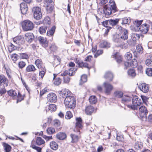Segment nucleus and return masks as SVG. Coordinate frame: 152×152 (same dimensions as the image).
Instances as JSON below:
<instances>
[{"instance_id":"f257e3e1","label":"nucleus","mask_w":152,"mask_h":152,"mask_svg":"<svg viewBox=\"0 0 152 152\" xmlns=\"http://www.w3.org/2000/svg\"><path fill=\"white\" fill-rule=\"evenodd\" d=\"M60 94L64 98V104L66 107L73 109L76 105L75 99L74 96H70V92L67 89L62 90Z\"/></svg>"},{"instance_id":"f03ea898","label":"nucleus","mask_w":152,"mask_h":152,"mask_svg":"<svg viewBox=\"0 0 152 152\" xmlns=\"http://www.w3.org/2000/svg\"><path fill=\"white\" fill-rule=\"evenodd\" d=\"M109 3L110 4H107L104 7V12L107 15H110L112 12L115 13L118 11L115 3L113 0H110Z\"/></svg>"},{"instance_id":"7ed1b4c3","label":"nucleus","mask_w":152,"mask_h":152,"mask_svg":"<svg viewBox=\"0 0 152 152\" xmlns=\"http://www.w3.org/2000/svg\"><path fill=\"white\" fill-rule=\"evenodd\" d=\"M142 103V101L137 96L133 97L132 99V104L128 105V107L133 110H137L138 108Z\"/></svg>"},{"instance_id":"20e7f679","label":"nucleus","mask_w":152,"mask_h":152,"mask_svg":"<svg viewBox=\"0 0 152 152\" xmlns=\"http://www.w3.org/2000/svg\"><path fill=\"white\" fill-rule=\"evenodd\" d=\"M119 35L122 39L126 40L128 37V30L121 26H118L117 29Z\"/></svg>"},{"instance_id":"39448f33","label":"nucleus","mask_w":152,"mask_h":152,"mask_svg":"<svg viewBox=\"0 0 152 152\" xmlns=\"http://www.w3.org/2000/svg\"><path fill=\"white\" fill-rule=\"evenodd\" d=\"M22 26L23 30L27 31L32 30L34 28V25L31 21L26 20L22 22Z\"/></svg>"},{"instance_id":"423d86ee","label":"nucleus","mask_w":152,"mask_h":152,"mask_svg":"<svg viewBox=\"0 0 152 152\" xmlns=\"http://www.w3.org/2000/svg\"><path fill=\"white\" fill-rule=\"evenodd\" d=\"M139 115L141 119L143 121H147L146 115L148 113V110L145 106H141L139 107Z\"/></svg>"},{"instance_id":"0eeeda50","label":"nucleus","mask_w":152,"mask_h":152,"mask_svg":"<svg viewBox=\"0 0 152 152\" xmlns=\"http://www.w3.org/2000/svg\"><path fill=\"white\" fill-rule=\"evenodd\" d=\"M41 10V9L38 7H34L33 8L32 12L34 13V18L37 20L41 19L42 17V14Z\"/></svg>"},{"instance_id":"6e6552de","label":"nucleus","mask_w":152,"mask_h":152,"mask_svg":"<svg viewBox=\"0 0 152 152\" xmlns=\"http://www.w3.org/2000/svg\"><path fill=\"white\" fill-rule=\"evenodd\" d=\"M131 38L132 40H130V42L128 43L131 45L134 46L136 44V40L140 38V36L138 34L133 33L132 34Z\"/></svg>"},{"instance_id":"1a4fd4ad","label":"nucleus","mask_w":152,"mask_h":152,"mask_svg":"<svg viewBox=\"0 0 152 152\" xmlns=\"http://www.w3.org/2000/svg\"><path fill=\"white\" fill-rule=\"evenodd\" d=\"M48 99L49 102L55 103L57 100V97L54 93H50L48 95Z\"/></svg>"},{"instance_id":"9d476101","label":"nucleus","mask_w":152,"mask_h":152,"mask_svg":"<svg viewBox=\"0 0 152 152\" xmlns=\"http://www.w3.org/2000/svg\"><path fill=\"white\" fill-rule=\"evenodd\" d=\"M139 89L144 93L147 92L149 91V87L148 85L145 83L140 84L138 86Z\"/></svg>"},{"instance_id":"9b49d317","label":"nucleus","mask_w":152,"mask_h":152,"mask_svg":"<svg viewBox=\"0 0 152 152\" xmlns=\"http://www.w3.org/2000/svg\"><path fill=\"white\" fill-rule=\"evenodd\" d=\"M23 38L21 36H17L13 39V42L18 45H20L23 43Z\"/></svg>"},{"instance_id":"f8f14e48","label":"nucleus","mask_w":152,"mask_h":152,"mask_svg":"<svg viewBox=\"0 0 152 152\" xmlns=\"http://www.w3.org/2000/svg\"><path fill=\"white\" fill-rule=\"evenodd\" d=\"M104 86L105 88V93L108 94L113 89V86L110 84L106 82L104 83Z\"/></svg>"},{"instance_id":"ddd939ff","label":"nucleus","mask_w":152,"mask_h":152,"mask_svg":"<svg viewBox=\"0 0 152 152\" xmlns=\"http://www.w3.org/2000/svg\"><path fill=\"white\" fill-rule=\"evenodd\" d=\"M20 8L22 14H26L28 10V7L26 4L24 3H21L20 4Z\"/></svg>"},{"instance_id":"4468645a","label":"nucleus","mask_w":152,"mask_h":152,"mask_svg":"<svg viewBox=\"0 0 152 152\" xmlns=\"http://www.w3.org/2000/svg\"><path fill=\"white\" fill-rule=\"evenodd\" d=\"M34 36L31 33H26L25 35V38L26 40L28 42H31L33 40Z\"/></svg>"},{"instance_id":"2eb2a0df","label":"nucleus","mask_w":152,"mask_h":152,"mask_svg":"<svg viewBox=\"0 0 152 152\" xmlns=\"http://www.w3.org/2000/svg\"><path fill=\"white\" fill-rule=\"evenodd\" d=\"M3 83L4 86H7L8 85V81L4 75H0V84Z\"/></svg>"},{"instance_id":"dca6fc26","label":"nucleus","mask_w":152,"mask_h":152,"mask_svg":"<svg viewBox=\"0 0 152 152\" xmlns=\"http://www.w3.org/2000/svg\"><path fill=\"white\" fill-rule=\"evenodd\" d=\"M76 127L82 129L83 127V122L81 118L80 117L76 118Z\"/></svg>"},{"instance_id":"f3484780","label":"nucleus","mask_w":152,"mask_h":152,"mask_svg":"<svg viewBox=\"0 0 152 152\" xmlns=\"http://www.w3.org/2000/svg\"><path fill=\"white\" fill-rule=\"evenodd\" d=\"M56 137L59 140H63L66 137V134L64 132H60L56 134Z\"/></svg>"},{"instance_id":"a211bd4d","label":"nucleus","mask_w":152,"mask_h":152,"mask_svg":"<svg viewBox=\"0 0 152 152\" xmlns=\"http://www.w3.org/2000/svg\"><path fill=\"white\" fill-rule=\"evenodd\" d=\"M38 40L44 47H46L48 46V42L45 38L40 36L38 38Z\"/></svg>"},{"instance_id":"6ab92c4d","label":"nucleus","mask_w":152,"mask_h":152,"mask_svg":"<svg viewBox=\"0 0 152 152\" xmlns=\"http://www.w3.org/2000/svg\"><path fill=\"white\" fill-rule=\"evenodd\" d=\"M140 30L144 33H147L148 31L149 28L148 24H144L139 28Z\"/></svg>"},{"instance_id":"aec40b11","label":"nucleus","mask_w":152,"mask_h":152,"mask_svg":"<svg viewBox=\"0 0 152 152\" xmlns=\"http://www.w3.org/2000/svg\"><path fill=\"white\" fill-rule=\"evenodd\" d=\"M50 3H44V6L45 7L47 12L48 13H50L52 12L53 8V6H52Z\"/></svg>"},{"instance_id":"412c9836","label":"nucleus","mask_w":152,"mask_h":152,"mask_svg":"<svg viewBox=\"0 0 152 152\" xmlns=\"http://www.w3.org/2000/svg\"><path fill=\"white\" fill-rule=\"evenodd\" d=\"M35 63L38 68L40 69L43 68H45L41 60L40 59L37 60L35 62Z\"/></svg>"},{"instance_id":"4be33fe9","label":"nucleus","mask_w":152,"mask_h":152,"mask_svg":"<svg viewBox=\"0 0 152 152\" xmlns=\"http://www.w3.org/2000/svg\"><path fill=\"white\" fill-rule=\"evenodd\" d=\"M104 77L105 79H108L110 81H111L113 79V74L110 72H106L104 75Z\"/></svg>"},{"instance_id":"5701e85b","label":"nucleus","mask_w":152,"mask_h":152,"mask_svg":"<svg viewBox=\"0 0 152 152\" xmlns=\"http://www.w3.org/2000/svg\"><path fill=\"white\" fill-rule=\"evenodd\" d=\"M100 46L102 48H109L110 47V44L106 41L102 40L100 42Z\"/></svg>"},{"instance_id":"b1692460","label":"nucleus","mask_w":152,"mask_h":152,"mask_svg":"<svg viewBox=\"0 0 152 152\" xmlns=\"http://www.w3.org/2000/svg\"><path fill=\"white\" fill-rule=\"evenodd\" d=\"M3 145L5 152H10L11 151L12 148L10 145L5 142L3 143Z\"/></svg>"},{"instance_id":"393cba45","label":"nucleus","mask_w":152,"mask_h":152,"mask_svg":"<svg viewBox=\"0 0 152 152\" xmlns=\"http://www.w3.org/2000/svg\"><path fill=\"white\" fill-rule=\"evenodd\" d=\"M142 144L140 141H136L134 145V148L137 150L141 149L142 147Z\"/></svg>"},{"instance_id":"a878e982","label":"nucleus","mask_w":152,"mask_h":152,"mask_svg":"<svg viewBox=\"0 0 152 152\" xmlns=\"http://www.w3.org/2000/svg\"><path fill=\"white\" fill-rule=\"evenodd\" d=\"M36 144L38 145H40L45 143L44 140L40 137H37L36 140Z\"/></svg>"},{"instance_id":"bb28decb","label":"nucleus","mask_w":152,"mask_h":152,"mask_svg":"<svg viewBox=\"0 0 152 152\" xmlns=\"http://www.w3.org/2000/svg\"><path fill=\"white\" fill-rule=\"evenodd\" d=\"M50 145L51 148L54 150L56 151L57 150L58 148V144L54 141H52L50 142Z\"/></svg>"},{"instance_id":"cd10ccee","label":"nucleus","mask_w":152,"mask_h":152,"mask_svg":"<svg viewBox=\"0 0 152 152\" xmlns=\"http://www.w3.org/2000/svg\"><path fill=\"white\" fill-rule=\"evenodd\" d=\"M89 102L91 104H94L97 102V99L95 96H91L89 98Z\"/></svg>"},{"instance_id":"c85d7f7f","label":"nucleus","mask_w":152,"mask_h":152,"mask_svg":"<svg viewBox=\"0 0 152 152\" xmlns=\"http://www.w3.org/2000/svg\"><path fill=\"white\" fill-rule=\"evenodd\" d=\"M94 110V108L91 106H89L86 107V114L87 115H91Z\"/></svg>"},{"instance_id":"c756f323","label":"nucleus","mask_w":152,"mask_h":152,"mask_svg":"<svg viewBox=\"0 0 152 152\" xmlns=\"http://www.w3.org/2000/svg\"><path fill=\"white\" fill-rule=\"evenodd\" d=\"M115 96L118 98H121L123 95V92L120 91H116L114 93Z\"/></svg>"},{"instance_id":"7c9ffc66","label":"nucleus","mask_w":152,"mask_h":152,"mask_svg":"<svg viewBox=\"0 0 152 152\" xmlns=\"http://www.w3.org/2000/svg\"><path fill=\"white\" fill-rule=\"evenodd\" d=\"M75 62L77 64L81 67H86V64L83 61L79 59L76 58L75 60Z\"/></svg>"},{"instance_id":"2f4dec72","label":"nucleus","mask_w":152,"mask_h":152,"mask_svg":"<svg viewBox=\"0 0 152 152\" xmlns=\"http://www.w3.org/2000/svg\"><path fill=\"white\" fill-rule=\"evenodd\" d=\"M56 29V27L54 26L52 27L51 28L49 31H48L47 34L48 36H52L53 35L55 32Z\"/></svg>"},{"instance_id":"473e14b6","label":"nucleus","mask_w":152,"mask_h":152,"mask_svg":"<svg viewBox=\"0 0 152 152\" xmlns=\"http://www.w3.org/2000/svg\"><path fill=\"white\" fill-rule=\"evenodd\" d=\"M77 70V69L76 68L72 67L70 68L68 71L69 75L70 76L74 75Z\"/></svg>"},{"instance_id":"72a5a7b5","label":"nucleus","mask_w":152,"mask_h":152,"mask_svg":"<svg viewBox=\"0 0 152 152\" xmlns=\"http://www.w3.org/2000/svg\"><path fill=\"white\" fill-rule=\"evenodd\" d=\"M131 19L129 18H124L122 19V22L121 24H129L130 23Z\"/></svg>"},{"instance_id":"f704fd0d","label":"nucleus","mask_w":152,"mask_h":152,"mask_svg":"<svg viewBox=\"0 0 152 152\" xmlns=\"http://www.w3.org/2000/svg\"><path fill=\"white\" fill-rule=\"evenodd\" d=\"M48 27V26H44L40 27L39 29V31L40 33L41 34L45 33Z\"/></svg>"},{"instance_id":"c9c22d12","label":"nucleus","mask_w":152,"mask_h":152,"mask_svg":"<svg viewBox=\"0 0 152 152\" xmlns=\"http://www.w3.org/2000/svg\"><path fill=\"white\" fill-rule=\"evenodd\" d=\"M138 65L137 61V60L134 58L132 61L130 63V65L131 67L133 68H135Z\"/></svg>"},{"instance_id":"e433bc0d","label":"nucleus","mask_w":152,"mask_h":152,"mask_svg":"<svg viewBox=\"0 0 152 152\" xmlns=\"http://www.w3.org/2000/svg\"><path fill=\"white\" fill-rule=\"evenodd\" d=\"M35 70V67L34 66L32 65H28L26 68V70L28 72L34 71Z\"/></svg>"},{"instance_id":"4c0bfd02","label":"nucleus","mask_w":152,"mask_h":152,"mask_svg":"<svg viewBox=\"0 0 152 152\" xmlns=\"http://www.w3.org/2000/svg\"><path fill=\"white\" fill-rule=\"evenodd\" d=\"M127 72L129 76L132 77H134L136 75L135 71L133 69H129Z\"/></svg>"},{"instance_id":"58836bf2","label":"nucleus","mask_w":152,"mask_h":152,"mask_svg":"<svg viewBox=\"0 0 152 152\" xmlns=\"http://www.w3.org/2000/svg\"><path fill=\"white\" fill-rule=\"evenodd\" d=\"M86 82V75L83 74L82 75L80 78L79 85L80 86H82Z\"/></svg>"},{"instance_id":"ea45409f","label":"nucleus","mask_w":152,"mask_h":152,"mask_svg":"<svg viewBox=\"0 0 152 152\" xmlns=\"http://www.w3.org/2000/svg\"><path fill=\"white\" fill-rule=\"evenodd\" d=\"M8 94L10 96L14 97L16 96L17 95V92L15 90H10L8 91Z\"/></svg>"},{"instance_id":"a19ab883","label":"nucleus","mask_w":152,"mask_h":152,"mask_svg":"<svg viewBox=\"0 0 152 152\" xmlns=\"http://www.w3.org/2000/svg\"><path fill=\"white\" fill-rule=\"evenodd\" d=\"M119 19H116L115 20H110L109 25L112 26L116 25L118 22Z\"/></svg>"},{"instance_id":"79ce46f5","label":"nucleus","mask_w":152,"mask_h":152,"mask_svg":"<svg viewBox=\"0 0 152 152\" xmlns=\"http://www.w3.org/2000/svg\"><path fill=\"white\" fill-rule=\"evenodd\" d=\"M48 109L51 111H54L56 110V106L54 104H51L48 106Z\"/></svg>"},{"instance_id":"37998d69","label":"nucleus","mask_w":152,"mask_h":152,"mask_svg":"<svg viewBox=\"0 0 152 152\" xmlns=\"http://www.w3.org/2000/svg\"><path fill=\"white\" fill-rule=\"evenodd\" d=\"M47 132L48 134H52L55 133V130L54 128L49 127L47 129Z\"/></svg>"},{"instance_id":"c03bdc74","label":"nucleus","mask_w":152,"mask_h":152,"mask_svg":"<svg viewBox=\"0 0 152 152\" xmlns=\"http://www.w3.org/2000/svg\"><path fill=\"white\" fill-rule=\"evenodd\" d=\"M122 39L120 37L119 35L114 36L113 38V41L116 43H120Z\"/></svg>"},{"instance_id":"a18cd8bd","label":"nucleus","mask_w":152,"mask_h":152,"mask_svg":"<svg viewBox=\"0 0 152 152\" xmlns=\"http://www.w3.org/2000/svg\"><path fill=\"white\" fill-rule=\"evenodd\" d=\"M136 49L137 52L140 53H142L143 52V49L140 45H138L136 46Z\"/></svg>"},{"instance_id":"49530a36","label":"nucleus","mask_w":152,"mask_h":152,"mask_svg":"<svg viewBox=\"0 0 152 152\" xmlns=\"http://www.w3.org/2000/svg\"><path fill=\"white\" fill-rule=\"evenodd\" d=\"M17 47L14 45L12 43H11L10 45L9 46L8 48V50L10 53L12 52L13 50L16 49Z\"/></svg>"},{"instance_id":"de8ad7c7","label":"nucleus","mask_w":152,"mask_h":152,"mask_svg":"<svg viewBox=\"0 0 152 152\" xmlns=\"http://www.w3.org/2000/svg\"><path fill=\"white\" fill-rule=\"evenodd\" d=\"M71 137L72 138V142H74L77 141L78 139V137L77 135L74 134H71Z\"/></svg>"},{"instance_id":"09e8293b","label":"nucleus","mask_w":152,"mask_h":152,"mask_svg":"<svg viewBox=\"0 0 152 152\" xmlns=\"http://www.w3.org/2000/svg\"><path fill=\"white\" fill-rule=\"evenodd\" d=\"M41 69V70L39 72V76L42 78L45 73L46 69L45 68H42Z\"/></svg>"},{"instance_id":"8fccbe9b","label":"nucleus","mask_w":152,"mask_h":152,"mask_svg":"<svg viewBox=\"0 0 152 152\" xmlns=\"http://www.w3.org/2000/svg\"><path fill=\"white\" fill-rule=\"evenodd\" d=\"M43 22L44 23L47 24L48 25H49L51 23L50 19L48 17H46L44 19Z\"/></svg>"},{"instance_id":"3c124183","label":"nucleus","mask_w":152,"mask_h":152,"mask_svg":"<svg viewBox=\"0 0 152 152\" xmlns=\"http://www.w3.org/2000/svg\"><path fill=\"white\" fill-rule=\"evenodd\" d=\"M122 97V102L123 103H124L125 102H128L131 100L130 98L127 96H123Z\"/></svg>"},{"instance_id":"603ef678","label":"nucleus","mask_w":152,"mask_h":152,"mask_svg":"<svg viewBox=\"0 0 152 152\" xmlns=\"http://www.w3.org/2000/svg\"><path fill=\"white\" fill-rule=\"evenodd\" d=\"M72 117V115L71 112L70 111H67L65 116V118L66 119H69L71 118Z\"/></svg>"},{"instance_id":"864d4df0","label":"nucleus","mask_w":152,"mask_h":152,"mask_svg":"<svg viewBox=\"0 0 152 152\" xmlns=\"http://www.w3.org/2000/svg\"><path fill=\"white\" fill-rule=\"evenodd\" d=\"M18 95L17 96L18 100L17 101V103H18V102H20L23 99L24 97L23 96H22L20 94V92L18 91Z\"/></svg>"},{"instance_id":"5fc2aeb1","label":"nucleus","mask_w":152,"mask_h":152,"mask_svg":"<svg viewBox=\"0 0 152 152\" xmlns=\"http://www.w3.org/2000/svg\"><path fill=\"white\" fill-rule=\"evenodd\" d=\"M115 59L118 63H121L122 61V57L120 56H118V55H115L114 56Z\"/></svg>"},{"instance_id":"6e6d98bb","label":"nucleus","mask_w":152,"mask_h":152,"mask_svg":"<svg viewBox=\"0 0 152 152\" xmlns=\"http://www.w3.org/2000/svg\"><path fill=\"white\" fill-rule=\"evenodd\" d=\"M146 73L149 76H152V68H147L146 70Z\"/></svg>"},{"instance_id":"4d7b16f0","label":"nucleus","mask_w":152,"mask_h":152,"mask_svg":"<svg viewBox=\"0 0 152 152\" xmlns=\"http://www.w3.org/2000/svg\"><path fill=\"white\" fill-rule=\"evenodd\" d=\"M61 80L60 78L58 77L56 78L54 81V83L55 85L58 86L60 85L61 83Z\"/></svg>"},{"instance_id":"13d9d810","label":"nucleus","mask_w":152,"mask_h":152,"mask_svg":"<svg viewBox=\"0 0 152 152\" xmlns=\"http://www.w3.org/2000/svg\"><path fill=\"white\" fill-rule=\"evenodd\" d=\"M18 56L15 53L13 54L11 56L12 60L14 61H16L18 59Z\"/></svg>"},{"instance_id":"bf43d9fd","label":"nucleus","mask_w":152,"mask_h":152,"mask_svg":"<svg viewBox=\"0 0 152 152\" xmlns=\"http://www.w3.org/2000/svg\"><path fill=\"white\" fill-rule=\"evenodd\" d=\"M125 58L128 60H131L132 58V55L131 53L129 52L126 53Z\"/></svg>"},{"instance_id":"052dcab7","label":"nucleus","mask_w":152,"mask_h":152,"mask_svg":"<svg viewBox=\"0 0 152 152\" xmlns=\"http://www.w3.org/2000/svg\"><path fill=\"white\" fill-rule=\"evenodd\" d=\"M31 147L33 149L36 150L38 152H41V148L39 147H37L34 145H32L31 146Z\"/></svg>"},{"instance_id":"680f3d73","label":"nucleus","mask_w":152,"mask_h":152,"mask_svg":"<svg viewBox=\"0 0 152 152\" xmlns=\"http://www.w3.org/2000/svg\"><path fill=\"white\" fill-rule=\"evenodd\" d=\"M18 65L19 68L22 69L25 66L26 64L25 62L23 61H20L18 63Z\"/></svg>"},{"instance_id":"e2e57ef3","label":"nucleus","mask_w":152,"mask_h":152,"mask_svg":"<svg viewBox=\"0 0 152 152\" xmlns=\"http://www.w3.org/2000/svg\"><path fill=\"white\" fill-rule=\"evenodd\" d=\"M20 57L22 59H26L28 58V55L26 53H20Z\"/></svg>"},{"instance_id":"0e129e2a","label":"nucleus","mask_w":152,"mask_h":152,"mask_svg":"<svg viewBox=\"0 0 152 152\" xmlns=\"http://www.w3.org/2000/svg\"><path fill=\"white\" fill-rule=\"evenodd\" d=\"M145 64L148 66H152V61L150 59H147L145 61Z\"/></svg>"},{"instance_id":"69168bd1","label":"nucleus","mask_w":152,"mask_h":152,"mask_svg":"<svg viewBox=\"0 0 152 152\" xmlns=\"http://www.w3.org/2000/svg\"><path fill=\"white\" fill-rule=\"evenodd\" d=\"M54 125L56 127H58L60 125V122L58 120H55L54 121Z\"/></svg>"},{"instance_id":"338daca9","label":"nucleus","mask_w":152,"mask_h":152,"mask_svg":"<svg viewBox=\"0 0 152 152\" xmlns=\"http://www.w3.org/2000/svg\"><path fill=\"white\" fill-rule=\"evenodd\" d=\"M103 53V50H98L96 54L94 55V57L96 58L99 56L100 55Z\"/></svg>"},{"instance_id":"774afa93","label":"nucleus","mask_w":152,"mask_h":152,"mask_svg":"<svg viewBox=\"0 0 152 152\" xmlns=\"http://www.w3.org/2000/svg\"><path fill=\"white\" fill-rule=\"evenodd\" d=\"M64 82L65 83H68L70 80V78L68 77H64Z\"/></svg>"}]
</instances>
